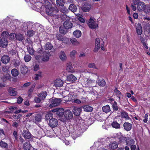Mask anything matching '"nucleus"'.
<instances>
[{
    "label": "nucleus",
    "instance_id": "26",
    "mask_svg": "<svg viewBox=\"0 0 150 150\" xmlns=\"http://www.w3.org/2000/svg\"><path fill=\"white\" fill-rule=\"evenodd\" d=\"M7 44L8 42L7 40H2L1 38L0 37V46L1 47H5Z\"/></svg>",
    "mask_w": 150,
    "mask_h": 150
},
{
    "label": "nucleus",
    "instance_id": "24",
    "mask_svg": "<svg viewBox=\"0 0 150 150\" xmlns=\"http://www.w3.org/2000/svg\"><path fill=\"white\" fill-rule=\"evenodd\" d=\"M1 61L3 63H7L10 61V58L7 55H4L1 57Z\"/></svg>",
    "mask_w": 150,
    "mask_h": 150
},
{
    "label": "nucleus",
    "instance_id": "7",
    "mask_svg": "<svg viewBox=\"0 0 150 150\" xmlns=\"http://www.w3.org/2000/svg\"><path fill=\"white\" fill-rule=\"evenodd\" d=\"M64 115L66 119H70L73 117L72 112L69 110H67L64 112Z\"/></svg>",
    "mask_w": 150,
    "mask_h": 150
},
{
    "label": "nucleus",
    "instance_id": "31",
    "mask_svg": "<svg viewBox=\"0 0 150 150\" xmlns=\"http://www.w3.org/2000/svg\"><path fill=\"white\" fill-rule=\"evenodd\" d=\"M103 111L105 113H107L110 111V106L108 105L103 106L102 107Z\"/></svg>",
    "mask_w": 150,
    "mask_h": 150
},
{
    "label": "nucleus",
    "instance_id": "25",
    "mask_svg": "<svg viewBox=\"0 0 150 150\" xmlns=\"http://www.w3.org/2000/svg\"><path fill=\"white\" fill-rule=\"evenodd\" d=\"M47 95V92L45 91H44L38 94V96L41 99V100H42L45 99Z\"/></svg>",
    "mask_w": 150,
    "mask_h": 150
},
{
    "label": "nucleus",
    "instance_id": "28",
    "mask_svg": "<svg viewBox=\"0 0 150 150\" xmlns=\"http://www.w3.org/2000/svg\"><path fill=\"white\" fill-rule=\"evenodd\" d=\"M70 41L72 44L74 46H78L80 44V42L75 38H70Z\"/></svg>",
    "mask_w": 150,
    "mask_h": 150
},
{
    "label": "nucleus",
    "instance_id": "29",
    "mask_svg": "<svg viewBox=\"0 0 150 150\" xmlns=\"http://www.w3.org/2000/svg\"><path fill=\"white\" fill-rule=\"evenodd\" d=\"M56 3L57 6L59 7H62L65 3L64 1L63 0H57Z\"/></svg>",
    "mask_w": 150,
    "mask_h": 150
},
{
    "label": "nucleus",
    "instance_id": "22",
    "mask_svg": "<svg viewBox=\"0 0 150 150\" xmlns=\"http://www.w3.org/2000/svg\"><path fill=\"white\" fill-rule=\"evenodd\" d=\"M136 32L138 35H140L142 33V28L141 24L138 23L136 26Z\"/></svg>",
    "mask_w": 150,
    "mask_h": 150
},
{
    "label": "nucleus",
    "instance_id": "46",
    "mask_svg": "<svg viewBox=\"0 0 150 150\" xmlns=\"http://www.w3.org/2000/svg\"><path fill=\"white\" fill-rule=\"evenodd\" d=\"M112 126L115 128L118 129L120 127V125L116 122H113L111 124Z\"/></svg>",
    "mask_w": 150,
    "mask_h": 150
},
{
    "label": "nucleus",
    "instance_id": "15",
    "mask_svg": "<svg viewBox=\"0 0 150 150\" xmlns=\"http://www.w3.org/2000/svg\"><path fill=\"white\" fill-rule=\"evenodd\" d=\"M59 57L60 59L63 61H65L67 59V56L64 52L61 51L59 54Z\"/></svg>",
    "mask_w": 150,
    "mask_h": 150
},
{
    "label": "nucleus",
    "instance_id": "62",
    "mask_svg": "<svg viewBox=\"0 0 150 150\" xmlns=\"http://www.w3.org/2000/svg\"><path fill=\"white\" fill-rule=\"evenodd\" d=\"M88 79L85 78L83 80V81H82L83 83L85 85V86H88Z\"/></svg>",
    "mask_w": 150,
    "mask_h": 150
},
{
    "label": "nucleus",
    "instance_id": "50",
    "mask_svg": "<svg viewBox=\"0 0 150 150\" xmlns=\"http://www.w3.org/2000/svg\"><path fill=\"white\" fill-rule=\"evenodd\" d=\"M8 144L5 142L2 141H0V146L2 148H6Z\"/></svg>",
    "mask_w": 150,
    "mask_h": 150
},
{
    "label": "nucleus",
    "instance_id": "6",
    "mask_svg": "<svg viewBox=\"0 0 150 150\" xmlns=\"http://www.w3.org/2000/svg\"><path fill=\"white\" fill-rule=\"evenodd\" d=\"M72 111L74 115L79 116L82 112V107L79 108L74 107Z\"/></svg>",
    "mask_w": 150,
    "mask_h": 150
},
{
    "label": "nucleus",
    "instance_id": "34",
    "mask_svg": "<svg viewBox=\"0 0 150 150\" xmlns=\"http://www.w3.org/2000/svg\"><path fill=\"white\" fill-rule=\"evenodd\" d=\"M73 34L75 37L77 38H79L81 35V32L79 30H76L74 32Z\"/></svg>",
    "mask_w": 150,
    "mask_h": 150
},
{
    "label": "nucleus",
    "instance_id": "56",
    "mask_svg": "<svg viewBox=\"0 0 150 150\" xmlns=\"http://www.w3.org/2000/svg\"><path fill=\"white\" fill-rule=\"evenodd\" d=\"M77 51H76L73 50L70 52V56L71 57H74Z\"/></svg>",
    "mask_w": 150,
    "mask_h": 150
},
{
    "label": "nucleus",
    "instance_id": "47",
    "mask_svg": "<svg viewBox=\"0 0 150 150\" xmlns=\"http://www.w3.org/2000/svg\"><path fill=\"white\" fill-rule=\"evenodd\" d=\"M8 33L6 31L3 32L1 34L2 38L4 40H6V39L8 37Z\"/></svg>",
    "mask_w": 150,
    "mask_h": 150
},
{
    "label": "nucleus",
    "instance_id": "54",
    "mask_svg": "<svg viewBox=\"0 0 150 150\" xmlns=\"http://www.w3.org/2000/svg\"><path fill=\"white\" fill-rule=\"evenodd\" d=\"M16 34L14 33H12L10 34L9 35V39L10 40H12L16 38Z\"/></svg>",
    "mask_w": 150,
    "mask_h": 150
},
{
    "label": "nucleus",
    "instance_id": "3",
    "mask_svg": "<svg viewBox=\"0 0 150 150\" xmlns=\"http://www.w3.org/2000/svg\"><path fill=\"white\" fill-rule=\"evenodd\" d=\"M62 100L60 98H52L49 100V102L50 104L49 107L50 108L54 107L58 105L61 103Z\"/></svg>",
    "mask_w": 150,
    "mask_h": 150
},
{
    "label": "nucleus",
    "instance_id": "4",
    "mask_svg": "<svg viewBox=\"0 0 150 150\" xmlns=\"http://www.w3.org/2000/svg\"><path fill=\"white\" fill-rule=\"evenodd\" d=\"M89 27L92 29H96L98 28V24L95 22L94 19L91 18L88 23Z\"/></svg>",
    "mask_w": 150,
    "mask_h": 150
},
{
    "label": "nucleus",
    "instance_id": "21",
    "mask_svg": "<svg viewBox=\"0 0 150 150\" xmlns=\"http://www.w3.org/2000/svg\"><path fill=\"white\" fill-rule=\"evenodd\" d=\"M60 11L63 13V15L62 16H61V18L63 20H65L64 18H67V16L65 14L67 13L68 12L67 9L66 8H63L60 9Z\"/></svg>",
    "mask_w": 150,
    "mask_h": 150
},
{
    "label": "nucleus",
    "instance_id": "40",
    "mask_svg": "<svg viewBox=\"0 0 150 150\" xmlns=\"http://www.w3.org/2000/svg\"><path fill=\"white\" fill-rule=\"evenodd\" d=\"M143 11L146 13H149L150 12V6L148 5H145Z\"/></svg>",
    "mask_w": 150,
    "mask_h": 150
},
{
    "label": "nucleus",
    "instance_id": "57",
    "mask_svg": "<svg viewBox=\"0 0 150 150\" xmlns=\"http://www.w3.org/2000/svg\"><path fill=\"white\" fill-rule=\"evenodd\" d=\"M137 4V1H135L134 2L133 4H132L131 7L133 11H135L136 9V6H135Z\"/></svg>",
    "mask_w": 150,
    "mask_h": 150
},
{
    "label": "nucleus",
    "instance_id": "19",
    "mask_svg": "<svg viewBox=\"0 0 150 150\" xmlns=\"http://www.w3.org/2000/svg\"><path fill=\"white\" fill-rule=\"evenodd\" d=\"M9 94L11 96H15L17 95V92L16 89L11 87L8 90Z\"/></svg>",
    "mask_w": 150,
    "mask_h": 150
},
{
    "label": "nucleus",
    "instance_id": "2",
    "mask_svg": "<svg viewBox=\"0 0 150 150\" xmlns=\"http://www.w3.org/2000/svg\"><path fill=\"white\" fill-rule=\"evenodd\" d=\"M50 54L49 52H44L42 56L40 55H36L35 58V59L39 60L40 59L42 61L44 62H47L49 60Z\"/></svg>",
    "mask_w": 150,
    "mask_h": 150
},
{
    "label": "nucleus",
    "instance_id": "37",
    "mask_svg": "<svg viewBox=\"0 0 150 150\" xmlns=\"http://www.w3.org/2000/svg\"><path fill=\"white\" fill-rule=\"evenodd\" d=\"M97 83L99 86H104L106 84L105 81L103 79L98 80Z\"/></svg>",
    "mask_w": 150,
    "mask_h": 150
},
{
    "label": "nucleus",
    "instance_id": "1",
    "mask_svg": "<svg viewBox=\"0 0 150 150\" xmlns=\"http://www.w3.org/2000/svg\"><path fill=\"white\" fill-rule=\"evenodd\" d=\"M47 3L48 4V7H46V12L48 15L57 18L58 16L56 15L57 11L53 8L52 7L51 4L49 2L47 1Z\"/></svg>",
    "mask_w": 150,
    "mask_h": 150
},
{
    "label": "nucleus",
    "instance_id": "16",
    "mask_svg": "<svg viewBox=\"0 0 150 150\" xmlns=\"http://www.w3.org/2000/svg\"><path fill=\"white\" fill-rule=\"evenodd\" d=\"M67 81L71 82H73L76 81L77 79L75 76L72 74H71L67 76Z\"/></svg>",
    "mask_w": 150,
    "mask_h": 150
},
{
    "label": "nucleus",
    "instance_id": "9",
    "mask_svg": "<svg viewBox=\"0 0 150 150\" xmlns=\"http://www.w3.org/2000/svg\"><path fill=\"white\" fill-rule=\"evenodd\" d=\"M95 46L93 51L94 52H97L100 46L99 38H97L95 40Z\"/></svg>",
    "mask_w": 150,
    "mask_h": 150
},
{
    "label": "nucleus",
    "instance_id": "32",
    "mask_svg": "<svg viewBox=\"0 0 150 150\" xmlns=\"http://www.w3.org/2000/svg\"><path fill=\"white\" fill-rule=\"evenodd\" d=\"M23 148L25 150H30L32 148L30 144L26 142L23 145Z\"/></svg>",
    "mask_w": 150,
    "mask_h": 150
},
{
    "label": "nucleus",
    "instance_id": "64",
    "mask_svg": "<svg viewBox=\"0 0 150 150\" xmlns=\"http://www.w3.org/2000/svg\"><path fill=\"white\" fill-rule=\"evenodd\" d=\"M34 100L36 103H40L41 100V99L40 98H39L38 97V98L37 97H35L34 98Z\"/></svg>",
    "mask_w": 150,
    "mask_h": 150
},
{
    "label": "nucleus",
    "instance_id": "43",
    "mask_svg": "<svg viewBox=\"0 0 150 150\" xmlns=\"http://www.w3.org/2000/svg\"><path fill=\"white\" fill-rule=\"evenodd\" d=\"M114 91L115 94L117 96V97L119 98V100H120L122 96L121 93L117 89H115Z\"/></svg>",
    "mask_w": 150,
    "mask_h": 150
},
{
    "label": "nucleus",
    "instance_id": "49",
    "mask_svg": "<svg viewBox=\"0 0 150 150\" xmlns=\"http://www.w3.org/2000/svg\"><path fill=\"white\" fill-rule=\"evenodd\" d=\"M71 100L73 102L77 104H80L81 103L80 100L77 98H72Z\"/></svg>",
    "mask_w": 150,
    "mask_h": 150
},
{
    "label": "nucleus",
    "instance_id": "30",
    "mask_svg": "<svg viewBox=\"0 0 150 150\" xmlns=\"http://www.w3.org/2000/svg\"><path fill=\"white\" fill-rule=\"evenodd\" d=\"M118 146L117 143L116 142H112L109 145L110 148L112 150L116 149L117 148Z\"/></svg>",
    "mask_w": 150,
    "mask_h": 150
},
{
    "label": "nucleus",
    "instance_id": "45",
    "mask_svg": "<svg viewBox=\"0 0 150 150\" xmlns=\"http://www.w3.org/2000/svg\"><path fill=\"white\" fill-rule=\"evenodd\" d=\"M24 58L25 61L27 62L30 61L31 59V57L29 54L25 55Z\"/></svg>",
    "mask_w": 150,
    "mask_h": 150
},
{
    "label": "nucleus",
    "instance_id": "13",
    "mask_svg": "<svg viewBox=\"0 0 150 150\" xmlns=\"http://www.w3.org/2000/svg\"><path fill=\"white\" fill-rule=\"evenodd\" d=\"M22 135L25 139H30L31 137V134L28 130H24Z\"/></svg>",
    "mask_w": 150,
    "mask_h": 150
},
{
    "label": "nucleus",
    "instance_id": "48",
    "mask_svg": "<svg viewBox=\"0 0 150 150\" xmlns=\"http://www.w3.org/2000/svg\"><path fill=\"white\" fill-rule=\"evenodd\" d=\"M126 143L127 145L131 146L134 144V139H129L127 140Z\"/></svg>",
    "mask_w": 150,
    "mask_h": 150
},
{
    "label": "nucleus",
    "instance_id": "20",
    "mask_svg": "<svg viewBox=\"0 0 150 150\" xmlns=\"http://www.w3.org/2000/svg\"><path fill=\"white\" fill-rule=\"evenodd\" d=\"M20 69L21 73L24 74H26L28 70V67L25 65H21V67Z\"/></svg>",
    "mask_w": 150,
    "mask_h": 150
},
{
    "label": "nucleus",
    "instance_id": "36",
    "mask_svg": "<svg viewBox=\"0 0 150 150\" xmlns=\"http://www.w3.org/2000/svg\"><path fill=\"white\" fill-rule=\"evenodd\" d=\"M52 113L49 112L46 114L45 116V120L46 121L50 120L51 119L53 118H52Z\"/></svg>",
    "mask_w": 150,
    "mask_h": 150
},
{
    "label": "nucleus",
    "instance_id": "53",
    "mask_svg": "<svg viewBox=\"0 0 150 150\" xmlns=\"http://www.w3.org/2000/svg\"><path fill=\"white\" fill-rule=\"evenodd\" d=\"M35 34L33 30H28L27 33V35L29 37L33 36Z\"/></svg>",
    "mask_w": 150,
    "mask_h": 150
},
{
    "label": "nucleus",
    "instance_id": "52",
    "mask_svg": "<svg viewBox=\"0 0 150 150\" xmlns=\"http://www.w3.org/2000/svg\"><path fill=\"white\" fill-rule=\"evenodd\" d=\"M35 87V84H34L32 86H31L30 88L28 90V94H29V96H30L31 95V93L33 91L34 88Z\"/></svg>",
    "mask_w": 150,
    "mask_h": 150
},
{
    "label": "nucleus",
    "instance_id": "51",
    "mask_svg": "<svg viewBox=\"0 0 150 150\" xmlns=\"http://www.w3.org/2000/svg\"><path fill=\"white\" fill-rule=\"evenodd\" d=\"M64 112V110L63 108L58 109L57 114L59 116H61L63 114Z\"/></svg>",
    "mask_w": 150,
    "mask_h": 150
},
{
    "label": "nucleus",
    "instance_id": "10",
    "mask_svg": "<svg viewBox=\"0 0 150 150\" xmlns=\"http://www.w3.org/2000/svg\"><path fill=\"white\" fill-rule=\"evenodd\" d=\"M145 4L142 2L140 1L137 2V9L139 11H143L144 8Z\"/></svg>",
    "mask_w": 150,
    "mask_h": 150
},
{
    "label": "nucleus",
    "instance_id": "59",
    "mask_svg": "<svg viewBox=\"0 0 150 150\" xmlns=\"http://www.w3.org/2000/svg\"><path fill=\"white\" fill-rule=\"evenodd\" d=\"M57 38L59 41L63 40V38L62 37V36L61 34H57L56 35Z\"/></svg>",
    "mask_w": 150,
    "mask_h": 150
},
{
    "label": "nucleus",
    "instance_id": "44",
    "mask_svg": "<svg viewBox=\"0 0 150 150\" xmlns=\"http://www.w3.org/2000/svg\"><path fill=\"white\" fill-rule=\"evenodd\" d=\"M18 40L22 41L24 39V37L23 35L19 34H16V38Z\"/></svg>",
    "mask_w": 150,
    "mask_h": 150
},
{
    "label": "nucleus",
    "instance_id": "38",
    "mask_svg": "<svg viewBox=\"0 0 150 150\" xmlns=\"http://www.w3.org/2000/svg\"><path fill=\"white\" fill-rule=\"evenodd\" d=\"M42 77V73L41 71H39L37 74H35L34 79L35 80H38L41 78Z\"/></svg>",
    "mask_w": 150,
    "mask_h": 150
},
{
    "label": "nucleus",
    "instance_id": "18",
    "mask_svg": "<svg viewBox=\"0 0 150 150\" xmlns=\"http://www.w3.org/2000/svg\"><path fill=\"white\" fill-rule=\"evenodd\" d=\"M132 125L128 122H125L123 124V127L126 131H130L132 128Z\"/></svg>",
    "mask_w": 150,
    "mask_h": 150
},
{
    "label": "nucleus",
    "instance_id": "27",
    "mask_svg": "<svg viewBox=\"0 0 150 150\" xmlns=\"http://www.w3.org/2000/svg\"><path fill=\"white\" fill-rule=\"evenodd\" d=\"M82 107L83 108L84 111L85 112H91L93 110V108L91 107L88 105H84Z\"/></svg>",
    "mask_w": 150,
    "mask_h": 150
},
{
    "label": "nucleus",
    "instance_id": "14",
    "mask_svg": "<svg viewBox=\"0 0 150 150\" xmlns=\"http://www.w3.org/2000/svg\"><path fill=\"white\" fill-rule=\"evenodd\" d=\"M63 81L61 79H57L54 82V84L56 87H61L63 86Z\"/></svg>",
    "mask_w": 150,
    "mask_h": 150
},
{
    "label": "nucleus",
    "instance_id": "55",
    "mask_svg": "<svg viewBox=\"0 0 150 150\" xmlns=\"http://www.w3.org/2000/svg\"><path fill=\"white\" fill-rule=\"evenodd\" d=\"M88 67L90 68L98 69V68L96 67L95 64L94 63H89L88 64Z\"/></svg>",
    "mask_w": 150,
    "mask_h": 150
},
{
    "label": "nucleus",
    "instance_id": "17",
    "mask_svg": "<svg viewBox=\"0 0 150 150\" xmlns=\"http://www.w3.org/2000/svg\"><path fill=\"white\" fill-rule=\"evenodd\" d=\"M120 132H119L117 133L118 135L120 136L119 137V142L121 143H125V142H126L127 140V137L123 136V135L121 134Z\"/></svg>",
    "mask_w": 150,
    "mask_h": 150
},
{
    "label": "nucleus",
    "instance_id": "63",
    "mask_svg": "<svg viewBox=\"0 0 150 150\" xmlns=\"http://www.w3.org/2000/svg\"><path fill=\"white\" fill-rule=\"evenodd\" d=\"M59 30L60 32L62 34H65L66 33V31L65 30H64V29H63V28H61V27L59 28Z\"/></svg>",
    "mask_w": 150,
    "mask_h": 150
},
{
    "label": "nucleus",
    "instance_id": "60",
    "mask_svg": "<svg viewBox=\"0 0 150 150\" xmlns=\"http://www.w3.org/2000/svg\"><path fill=\"white\" fill-rule=\"evenodd\" d=\"M20 62L18 60H14V65L15 67L18 66L20 64Z\"/></svg>",
    "mask_w": 150,
    "mask_h": 150
},
{
    "label": "nucleus",
    "instance_id": "12",
    "mask_svg": "<svg viewBox=\"0 0 150 150\" xmlns=\"http://www.w3.org/2000/svg\"><path fill=\"white\" fill-rule=\"evenodd\" d=\"M64 27L65 29H68L71 28L72 26V23L69 21H66L63 23Z\"/></svg>",
    "mask_w": 150,
    "mask_h": 150
},
{
    "label": "nucleus",
    "instance_id": "33",
    "mask_svg": "<svg viewBox=\"0 0 150 150\" xmlns=\"http://www.w3.org/2000/svg\"><path fill=\"white\" fill-rule=\"evenodd\" d=\"M28 51L30 54L32 55L34 54L35 51L33 49L32 46L27 47Z\"/></svg>",
    "mask_w": 150,
    "mask_h": 150
},
{
    "label": "nucleus",
    "instance_id": "58",
    "mask_svg": "<svg viewBox=\"0 0 150 150\" xmlns=\"http://www.w3.org/2000/svg\"><path fill=\"white\" fill-rule=\"evenodd\" d=\"M22 115L21 114H19L18 115H13L12 116L13 119H19L22 117Z\"/></svg>",
    "mask_w": 150,
    "mask_h": 150
},
{
    "label": "nucleus",
    "instance_id": "8",
    "mask_svg": "<svg viewBox=\"0 0 150 150\" xmlns=\"http://www.w3.org/2000/svg\"><path fill=\"white\" fill-rule=\"evenodd\" d=\"M92 6L91 4L86 3L84 4L83 6L82 7V10L84 12H88L91 9Z\"/></svg>",
    "mask_w": 150,
    "mask_h": 150
},
{
    "label": "nucleus",
    "instance_id": "61",
    "mask_svg": "<svg viewBox=\"0 0 150 150\" xmlns=\"http://www.w3.org/2000/svg\"><path fill=\"white\" fill-rule=\"evenodd\" d=\"M112 108L114 110L117 111L118 109V107L117 105V103L116 102H114V103L112 105Z\"/></svg>",
    "mask_w": 150,
    "mask_h": 150
},
{
    "label": "nucleus",
    "instance_id": "39",
    "mask_svg": "<svg viewBox=\"0 0 150 150\" xmlns=\"http://www.w3.org/2000/svg\"><path fill=\"white\" fill-rule=\"evenodd\" d=\"M52 48V46L51 43L49 42L47 43L45 45L44 48L46 50H50Z\"/></svg>",
    "mask_w": 150,
    "mask_h": 150
},
{
    "label": "nucleus",
    "instance_id": "23",
    "mask_svg": "<svg viewBox=\"0 0 150 150\" xmlns=\"http://www.w3.org/2000/svg\"><path fill=\"white\" fill-rule=\"evenodd\" d=\"M66 69L69 72L73 73L75 71L74 70L71 66V62H69L67 63V65Z\"/></svg>",
    "mask_w": 150,
    "mask_h": 150
},
{
    "label": "nucleus",
    "instance_id": "35",
    "mask_svg": "<svg viewBox=\"0 0 150 150\" xmlns=\"http://www.w3.org/2000/svg\"><path fill=\"white\" fill-rule=\"evenodd\" d=\"M69 8L70 10L73 12L76 11L77 9L76 6L74 4H71L69 6Z\"/></svg>",
    "mask_w": 150,
    "mask_h": 150
},
{
    "label": "nucleus",
    "instance_id": "11",
    "mask_svg": "<svg viewBox=\"0 0 150 150\" xmlns=\"http://www.w3.org/2000/svg\"><path fill=\"white\" fill-rule=\"evenodd\" d=\"M42 119V115L40 114H38L35 115L33 121L35 123L37 124L39 122H41Z\"/></svg>",
    "mask_w": 150,
    "mask_h": 150
},
{
    "label": "nucleus",
    "instance_id": "42",
    "mask_svg": "<svg viewBox=\"0 0 150 150\" xmlns=\"http://www.w3.org/2000/svg\"><path fill=\"white\" fill-rule=\"evenodd\" d=\"M11 74L14 76H17L19 74L18 72L17 69H13L11 70Z\"/></svg>",
    "mask_w": 150,
    "mask_h": 150
},
{
    "label": "nucleus",
    "instance_id": "41",
    "mask_svg": "<svg viewBox=\"0 0 150 150\" xmlns=\"http://www.w3.org/2000/svg\"><path fill=\"white\" fill-rule=\"evenodd\" d=\"M121 115L122 117L127 120H131L130 118L129 117L127 113L125 112H122L121 113Z\"/></svg>",
    "mask_w": 150,
    "mask_h": 150
},
{
    "label": "nucleus",
    "instance_id": "5",
    "mask_svg": "<svg viewBox=\"0 0 150 150\" xmlns=\"http://www.w3.org/2000/svg\"><path fill=\"white\" fill-rule=\"evenodd\" d=\"M48 124L51 127H55L57 126L58 124L57 120L54 118L51 119L49 121Z\"/></svg>",
    "mask_w": 150,
    "mask_h": 150
}]
</instances>
